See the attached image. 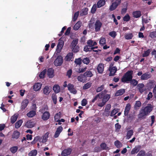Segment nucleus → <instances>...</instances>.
I'll use <instances>...</instances> for the list:
<instances>
[{
    "label": "nucleus",
    "instance_id": "c756f323",
    "mask_svg": "<svg viewBox=\"0 0 156 156\" xmlns=\"http://www.w3.org/2000/svg\"><path fill=\"white\" fill-rule=\"evenodd\" d=\"M133 17L137 18L140 16L141 15V13L140 11H136L133 12Z\"/></svg>",
    "mask_w": 156,
    "mask_h": 156
},
{
    "label": "nucleus",
    "instance_id": "c9c22d12",
    "mask_svg": "<svg viewBox=\"0 0 156 156\" xmlns=\"http://www.w3.org/2000/svg\"><path fill=\"white\" fill-rule=\"evenodd\" d=\"M141 103L140 101H136L134 105V108L135 109H138L141 106Z\"/></svg>",
    "mask_w": 156,
    "mask_h": 156
},
{
    "label": "nucleus",
    "instance_id": "6ab92c4d",
    "mask_svg": "<svg viewBox=\"0 0 156 156\" xmlns=\"http://www.w3.org/2000/svg\"><path fill=\"white\" fill-rule=\"evenodd\" d=\"M47 75L50 78H52L54 76V70L52 68H49L47 70Z\"/></svg>",
    "mask_w": 156,
    "mask_h": 156
},
{
    "label": "nucleus",
    "instance_id": "f704fd0d",
    "mask_svg": "<svg viewBox=\"0 0 156 156\" xmlns=\"http://www.w3.org/2000/svg\"><path fill=\"white\" fill-rule=\"evenodd\" d=\"M61 113L60 112H59L55 114V121L57 122L59 121V119L61 117Z\"/></svg>",
    "mask_w": 156,
    "mask_h": 156
},
{
    "label": "nucleus",
    "instance_id": "0e129e2a",
    "mask_svg": "<svg viewBox=\"0 0 156 156\" xmlns=\"http://www.w3.org/2000/svg\"><path fill=\"white\" fill-rule=\"evenodd\" d=\"M79 13L78 12H76L74 15L73 20L74 21H75L77 19V17L79 15Z\"/></svg>",
    "mask_w": 156,
    "mask_h": 156
},
{
    "label": "nucleus",
    "instance_id": "f3484780",
    "mask_svg": "<svg viewBox=\"0 0 156 156\" xmlns=\"http://www.w3.org/2000/svg\"><path fill=\"white\" fill-rule=\"evenodd\" d=\"M87 44L88 45H89V46L92 49H93L97 48V47H93V46L96 45L97 44V43L95 41H94L91 40H89L87 41Z\"/></svg>",
    "mask_w": 156,
    "mask_h": 156
},
{
    "label": "nucleus",
    "instance_id": "8fccbe9b",
    "mask_svg": "<svg viewBox=\"0 0 156 156\" xmlns=\"http://www.w3.org/2000/svg\"><path fill=\"white\" fill-rule=\"evenodd\" d=\"M101 147L103 149L108 150L109 149L108 147H107L105 143H103L101 144Z\"/></svg>",
    "mask_w": 156,
    "mask_h": 156
},
{
    "label": "nucleus",
    "instance_id": "e433bc0d",
    "mask_svg": "<svg viewBox=\"0 0 156 156\" xmlns=\"http://www.w3.org/2000/svg\"><path fill=\"white\" fill-rule=\"evenodd\" d=\"M133 131L132 130L129 131L127 133L126 138L128 139H129L133 135Z\"/></svg>",
    "mask_w": 156,
    "mask_h": 156
},
{
    "label": "nucleus",
    "instance_id": "774afa93",
    "mask_svg": "<svg viewBox=\"0 0 156 156\" xmlns=\"http://www.w3.org/2000/svg\"><path fill=\"white\" fill-rule=\"evenodd\" d=\"M84 76L83 75H81L78 76L77 77L78 80L80 82L83 81V77Z\"/></svg>",
    "mask_w": 156,
    "mask_h": 156
},
{
    "label": "nucleus",
    "instance_id": "4d7b16f0",
    "mask_svg": "<svg viewBox=\"0 0 156 156\" xmlns=\"http://www.w3.org/2000/svg\"><path fill=\"white\" fill-rule=\"evenodd\" d=\"M130 83L133 85L135 86L137 84L138 82L135 80L133 79L131 80Z\"/></svg>",
    "mask_w": 156,
    "mask_h": 156
},
{
    "label": "nucleus",
    "instance_id": "9b49d317",
    "mask_svg": "<svg viewBox=\"0 0 156 156\" xmlns=\"http://www.w3.org/2000/svg\"><path fill=\"white\" fill-rule=\"evenodd\" d=\"M151 76V73H145L142 74L140 77V79L142 80H147L150 78Z\"/></svg>",
    "mask_w": 156,
    "mask_h": 156
},
{
    "label": "nucleus",
    "instance_id": "c03bdc74",
    "mask_svg": "<svg viewBox=\"0 0 156 156\" xmlns=\"http://www.w3.org/2000/svg\"><path fill=\"white\" fill-rule=\"evenodd\" d=\"M18 150V147L17 146H14L11 147L10 151L11 152L14 153L16 152Z\"/></svg>",
    "mask_w": 156,
    "mask_h": 156
},
{
    "label": "nucleus",
    "instance_id": "4c0bfd02",
    "mask_svg": "<svg viewBox=\"0 0 156 156\" xmlns=\"http://www.w3.org/2000/svg\"><path fill=\"white\" fill-rule=\"evenodd\" d=\"M37 154V150H34L31 151L28 154L29 156H36Z\"/></svg>",
    "mask_w": 156,
    "mask_h": 156
},
{
    "label": "nucleus",
    "instance_id": "58836bf2",
    "mask_svg": "<svg viewBox=\"0 0 156 156\" xmlns=\"http://www.w3.org/2000/svg\"><path fill=\"white\" fill-rule=\"evenodd\" d=\"M125 37L126 39H130L133 37V35L131 33H127L125 34Z\"/></svg>",
    "mask_w": 156,
    "mask_h": 156
},
{
    "label": "nucleus",
    "instance_id": "052dcab7",
    "mask_svg": "<svg viewBox=\"0 0 156 156\" xmlns=\"http://www.w3.org/2000/svg\"><path fill=\"white\" fill-rule=\"evenodd\" d=\"M104 88V86L103 85H102L100 87H98L97 90H96V91L97 92H99L101 91L102 90H103Z\"/></svg>",
    "mask_w": 156,
    "mask_h": 156
},
{
    "label": "nucleus",
    "instance_id": "f03ea898",
    "mask_svg": "<svg viewBox=\"0 0 156 156\" xmlns=\"http://www.w3.org/2000/svg\"><path fill=\"white\" fill-rule=\"evenodd\" d=\"M153 107L150 104H148L147 106L143 108L140 112L138 116L139 118H142L145 116L148 115L152 110Z\"/></svg>",
    "mask_w": 156,
    "mask_h": 156
},
{
    "label": "nucleus",
    "instance_id": "680f3d73",
    "mask_svg": "<svg viewBox=\"0 0 156 156\" xmlns=\"http://www.w3.org/2000/svg\"><path fill=\"white\" fill-rule=\"evenodd\" d=\"M118 112V111L117 110L115 109H113L111 112V114H110V116H114L115 114H116Z\"/></svg>",
    "mask_w": 156,
    "mask_h": 156
},
{
    "label": "nucleus",
    "instance_id": "f8f14e48",
    "mask_svg": "<svg viewBox=\"0 0 156 156\" xmlns=\"http://www.w3.org/2000/svg\"><path fill=\"white\" fill-rule=\"evenodd\" d=\"M42 84L40 83H37L33 86V89L36 91L40 90Z\"/></svg>",
    "mask_w": 156,
    "mask_h": 156
},
{
    "label": "nucleus",
    "instance_id": "aec40b11",
    "mask_svg": "<svg viewBox=\"0 0 156 156\" xmlns=\"http://www.w3.org/2000/svg\"><path fill=\"white\" fill-rule=\"evenodd\" d=\"M73 59V54L70 52L69 53L65 58V60L66 61H72Z\"/></svg>",
    "mask_w": 156,
    "mask_h": 156
},
{
    "label": "nucleus",
    "instance_id": "0eeeda50",
    "mask_svg": "<svg viewBox=\"0 0 156 156\" xmlns=\"http://www.w3.org/2000/svg\"><path fill=\"white\" fill-rule=\"evenodd\" d=\"M68 90L70 93L74 94H75L77 93V90L74 87V86L73 84L69 83L67 86Z\"/></svg>",
    "mask_w": 156,
    "mask_h": 156
},
{
    "label": "nucleus",
    "instance_id": "864d4df0",
    "mask_svg": "<svg viewBox=\"0 0 156 156\" xmlns=\"http://www.w3.org/2000/svg\"><path fill=\"white\" fill-rule=\"evenodd\" d=\"M97 9V5L94 4L92 7L91 12L92 13H94L95 12Z\"/></svg>",
    "mask_w": 156,
    "mask_h": 156
},
{
    "label": "nucleus",
    "instance_id": "1a4fd4ad",
    "mask_svg": "<svg viewBox=\"0 0 156 156\" xmlns=\"http://www.w3.org/2000/svg\"><path fill=\"white\" fill-rule=\"evenodd\" d=\"M137 87L138 90L141 93H143L146 90L144 84L142 83L138 84Z\"/></svg>",
    "mask_w": 156,
    "mask_h": 156
},
{
    "label": "nucleus",
    "instance_id": "e2e57ef3",
    "mask_svg": "<svg viewBox=\"0 0 156 156\" xmlns=\"http://www.w3.org/2000/svg\"><path fill=\"white\" fill-rule=\"evenodd\" d=\"M75 62L77 65H80L81 63V60L80 58L76 59L75 61Z\"/></svg>",
    "mask_w": 156,
    "mask_h": 156
},
{
    "label": "nucleus",
    "instance_id": "bb28decb",
    "mask_svg": "<svg viewBox=\"0 0 156 156\" xmlns=\"http://www.w3.org/2000/svg\"><path fill=\"white\" fill-rule=\"evenodd\" d=\"M105 3V0H100L97 3V7L98 8L104 6Z\"/></svg>",
    "mask_w": 156,
    "mask_h": 156
},
{
    "label": "nucleus",
    "instance_id": "7c9ffc66",
    "mask_svg": "<svg viewBox=\"0 0 156 156\" xmlns=\"http://www.w3.org/2000/svg\"><path fill=\"white\" fill-rule=\"evenodd\" d=\"M36 112L34 111H31L28 113L27 115L29 117H32L36 115Z\"/></svg>",
    "mask_w": 156,
    "mask_h": 156
},
{
    "label": "nucleus",
    "instance_id": "37998d69",
    "mask_svg": "<svg viewBox=\"0 0 156 156\" xmlns=\"http://www.w3.org/2000/svg\"><path fill=\"white\" fill-rule=\"evenodd\" d=\"M47 72V70L44 69L43 71L39 75V77L41 78H43Z\"/></svg>",
    "mask_w": 156,
    "mask_h": 156
},
{
    "label": "nucleus",
    "instance_id": "09e8293b",
    "mask_svg": "<svg viewBox=\"0 0 156 156\" xmlns=\"http://www.w3.org/2000/svg\"><path fill=\"white\" fill-rule=\"evenodd\" d=\"M145 151L143 150H141L137 154L136 156H145Z\"/></svg>",
    "mask_w": 156,
    "mask_h": 156
},
{
    "label": "nucleus",
    "instance_id": "13d9d810",
    "mask_svg": "<svg viewBox=\"0 0 156 156\" xmlns=\"http://www.w3.org/2000/svg\"><path fill=\"white\" fill-rule=\"evenodd\" d=\"M87 100L85 99H83L81 101V105L82 106H85L87 104Z\"/></svg>",
    "mask_w": 156,
    "mask_h": 156
},
{
    "label": "nucleus",
    "instance_id": "393cba45",
    "mask_svg": "<svg viewBox=\"0 0 156 156\" xmlns=\"http://www.w3.org/2000/svg\"><path fill=\"white\" fill-rule=\"evenodd\" d=\"M48 133H46L40 140V142L42 143H45L47 140V138L48 137Z\"/></svg>",
    "mask_w": 156,
    "mask_h": 156
},
{
    "label": "nucleus",
    "instance_id": "5fc2aeb1",
    "mask_svg": "<svg viewBox=\"0 0 156 156\" xmlns=\"http://www.w3.org/2000/svg\"><path fill=\"white\" fill-rule=\"evenodd\" d=\"M130 19V17L129 16L128 14H126L123 17V20L125 21H128Z\"/></svg>",
    "mask_w": 156,
    "mask_h": 156
},
{
    "label": "nucleus",
    "instance_id": "a211bd4d",
    "mask_svg": "<svg viewBox=\"0 0 156 156\" xmlns=\"http://www.w3.org/2000/svg\"><path fill=\"white\" fill-rule=\"evenodd\" d=\"M72 151V149L70 148L65 149L62 151V154L64 156L69 155L70 154Z\"/></svg>",
    "mask_w": 156,
    "mask_h": 156
},
{
    "label": "nucleus",
    "instance_id": "20e7f679",
    "mask_svg": "<svg viewBox=\"0 0 156 156\" xmlns=\"http://www.w3.org/2000/svg\"><path fill=\"white\" fill-rule=\"evenodd\" d=\"M133 71H128L124 75L122 79V82L128 83L130 81L132 78Z\"/></svg>",
    "mask_w": 156,
    "mask_h": 156
},
{
    "label": "nucleus",
    "instance_id": "c85d7f7f",
    "mask_svg": "<svg viewBox=\"0 0 156 156\" xmlns=\"http://www.w3.org/2000/svg\"><path fill=\"white\" fill-rule=\"evenodd\" d=\"M53 90L55 93H58L60 91V87L58 85H55L53 87Z\"/></svg>",
    "mask_w": 156,
    "mask_h": 156
},
{
    "label": "nucleus",
    "instance_id": "f257e3e1",
    "mask_svg": "<svg viewBox=\"0 0 156 156\" xmlns=\"http://www.w3.org/2000/svg\"><path fill=\"white\" fill-rule=\"evenodd\" d=\"M110 98V95L107 94L104 96L103 92L97 94L92 100V102H94L96 100L98 101L97 105L99 107H102L105 105Z\"/></svg>",
    "mask_w": 156,
    "mask_h": 156
},
{
    "label": "nucleus",
    "instance_id": "603ef678",
    "mask_svg": "<svg viewBox=\"0 0 156 156\" xmlns=\"http://www.w3.org/2000/svg\"><path fill=\"white\" fill-rule=\"evenodd\" d=\"M77 41L76 40H73L71 44V46L72 48L77 46L76 44H77Z\"/></svg>",
    "mask_w": 156,
    "mask_h": 156
},
{
    "label": "nucleus",
    "instance_id": "49530a36",
    "mask_svg": "<svg viewBox=\"0 0 156 156\" xmlns=\"http://www.w3.org/2000/svg\"><path fill=\"white\" fill-rule=\"evenodd\" d=\"M91 83H88L84 85L83 87V89L84 90L90 88L91 86Z\"/></svg>",
    "mask_w": 156,
    "mask_h": 156
},
{
    "label": "nucleus",
    "instance_id": "dca6fc26",
    "mask_svg": "<svg viewBox=\"0 0 156 156\" xmlns=\"http://www.w3.org/2000/svg\"><path fill=\"white\" fill-rule=\"evenodd\" d=\"M97 69L98 73H102L104 70V64L102 63L99 64L97 67Z\"/></svg>",
    "mask_w": 156,
    "mask_h": 156
},
{
    "label": "nucleus",
    "instance_id": "412c9836",
    "mask_svg": "<svg viewBox=\"0 0 156 156\" xmlns=\"http://www.w3.org/2000/svg\"><path fill=\"white\" fill-rule=\"evenodd\" d=\"M50 114L48 112H45L43 114L42 116V119L44 120L48 119L50 117Z\"/></svg>",
    "mask_w": 156,
    "mask_h": 156
},
{
    "label": "nucleus",
    "instance_id": "a878e982",
    "mask_svg": "<svg viewBox=\"0 0 156 156\" xmlns=\"http://www.w3.org/2000/svg\"><path fill=\"white\" fill-rule=\"evenodd\" d=\"M131 105L130 104H128L126 105L125 108L124 115H128L130 109Z\"/></svg>",
    "mask_w": 156,
    "mask_h": 156
},
{
    "label": "nucleus",
    "instance_id": "bf43d9fd",
    "mask_svg": "<svg viewBox=\"0 0 156 156\" xmlns=\"http://www.w3.org/2000/svg\"><path fill=\"white\" fill-rule=\"evenodd\" d=\"M72 48V51L73 52H77L79 51V47L77 46L75 47H74Z\"/></svg>",
    "mask_w": 156,
    "mask_h": 156
},
{
    "label": "nucleus",
    "instance_id": "3c124183",
    "mask_svg": "<svg viewBox=\"0 0 156 156\" xmlns=\"http://www.w3.org/2000/svg\"><path fill=\"white\" fill-rule=\"evenodd\" d=\"M51 97L54 103L56 104L57 102V97L56 94H53Z\"/></svg>",
    "mask_w": 156,
    "mask_h": 156
},
{
    "label": "nucleus",
    "instance_id": "9d476101",
    "mask_svg": "<svg viewBox=\"0 0 156 156\" xmlns=\"http://www.w3.org/2000/svg\"><path fill=\"white\" fill-rule=\"evenodd\" d=\"M51 90V87L48 86H45L43 89V93L46 95H48Z\"/></svg>",
    "mask_w": 156,
    "mask_h": 156
},
{
    "label": "nucleus",
    "instance_id": "b1692460",
    "mask_svg": "<svg viewBox=\"0 0 156 156\" xmlns=\"http://www.w3.org/2000/svg\"><path fill=\"white\" fill-rule=\"evenodd\" d=\"M140 147L139 146H136L131 151V154H134L137 153L140 150Z\"/></svg>",
    "mask_w": 156,
    "mask_h": 156
},
{
    "label": "nucleus",
    "instance_id": "4468645a",
    "mask_svg": "<svg viewBox=\"0 0 156 156\" xmlns=\"http://www.w3.org/2000/svg\"><path fill=\"white\" fill-rule=\"evenodd\" d=\"M63 129L61 126H60L57 128L54 135L55 138H57L59 136L60 134L62 131Z\"/></svg>",
    "mask_w": 156,
    "mask_h": 156
},
{
    "label": "nucleus",
    "instance_id": "cd10ccee",
    "mask_svg": "<svg viewBox=\"0 0 156 156\" xmlns=\"http://www.w3.org/2000/svg\"><path fill=\"white\" fill-rule=\"evenodd\" d=\"M18 117V115L17 114H15L11 118V122L12 123H14L17 120Z\"/></svg>",
    "mask_w": 156,
    "mask_h": 156
},
{
    "label": "nucleus",
    "instance_id": "79ce46f5",
    "mask_svg": "<svg viewBox=\"0 0 156 156\" xmlns=\"http://www.w3.org/2000/svg\"><path fill=\"white\" fill-rule=\"evenodd\" d=\"M117 6V4H116L114 2H113L110 6L109 9L111 11L113 10L116 9Z\"/></svg>",
    "mask_w": 156,
    "mask_h": 156
},
{
    "label": "nucleus",
    "instance_id": "6e6552de",
    "mask_svg": "<svg viewBox=\"0 0 156 156\" xmlns=\"http://www.w3.org/2000/svg\"><path fill=\"white\" fill-rule=\"evenodd\" d=\"M35 124V122L31 120L27 121L25 124V126L29 128H31L34 127Z\"/></svg>",
    "mask_w": 156,
    "mask_h": 156
},
{
    "label": "nucleus",
    "instance_id": "72a5a7b5",
    "mask_svg": "<svg viewBox=\"0 0 156 156\" xmlns=\"http://www.w3.org/2000/svg\"><path fill=\"white\" fill-rule=\"evenodd\" d=\"M81 24V23L80 21H78L74 25L73 29L75 30H78L80 27Z\"/></svg>",
    "mask_w": 156,
    "mask_h": 156
},
{
    "label": "nucleus",
    "instance_id": "a18cd8bd",
    "mask_svg": "<svg viewBox=\"0 0 156 156\" xmlns=\"http://www.w3.org/2000/svg\"><path fill=\"white\" fill-rule=\"evenodd\" d=\"M92 74L90 71H88L85 72L84 76L87 77H91L92 76Z\"/></svg>",
    "mask_w": 156,
    "mask_h": 156
},
{
    "label": "nucleus",
    "instance_id": "a19ab883",
    "mask_svg": "<svg viewBox=\"0 0 156 156\" xmlns=\"http://www.w3.org/2000/svg\"><path fill=\"white\" fill-rule=\"evenodd\" d=\"M114 144L118 148H119L122 146V144L118 140L115 141V142Z\"/></svg>",
    "mask_w": 156,
    "mask_h": 156
},
{
    "label": "nucleus",
    "instance_id": "7ed1b4c3",
    "mask_svg": "<svg viewBox=\"0 0 156 156\" xmlns=\"http://www.w3.org/2000/svg\"><path fill=\"white\" fill-rule=\"evenodd\" d=\"M64 44V41L61 40V38L60 39L58 40V43L57 46V48L56 49V51L54 55L51 58V60L50 59L49 61V63L53 61V59H52V58L53 57L55 54L58 55V53H60L62 48Z\"/></svg>",
    "mask_w": 156,
    "mask_h": 156
},
{
    "label": "nucleus",
    "instance_id": "338daca9",
    "mask_svg": "<svg viewBox=\"0 0 156 156\" xmlns=\"http://www.w3.org/2000/svg\"><path fill=\"white\" fill-rule=\"evenodd\" d=\"M71 30V28L70 27H69L67 29L66 32L65 33V35H68L70 33Z\"/></svg>",
    "mask_w": 156,
    "mask_h": 156
},
{
    "label": "nucleus",
    "instance_id": "473e14b6",
    "mask_svg": "<svg viewBox=\"0 0 156 156\" xmlns=\"http://www.w3.org/2000/svg\"><path fill=\"white\" fill-rule=\"evenodd\" d=\"M88 10V9L87 8L83 9L80 11V15L83 16L86 15L87 13Z\"/></svg>",
    "mask_w": 156,
    "mask_h": 156
},
{
    "label": "nucleus",
    "instance_id": "2f4dec72",
    "mask_svg": "<svg viewBox=\"0 0 156 156\" xmlns=\"http://www.w3.org/2000/svg\"><path fill=\"white\" fill-rule=\"evenodd\" d=\"M23 122L22 119L20 120L17 121L15 123V127L16 129L19 128L22 125Z\"/></svg>",
    "mask_w": 156,
    "mask_h": 156
},
{
    "label": "nucleus",
    "instance_id": "5701e85b",
    "mask_svg": "<svg viewBox=\"0 0 156 156\" xmlns=\"http://www.w3.org/2000/svg\"><path fill=\"white\" fill-rule=\"evenodd\" d=\"M125 92V90L124 89H121L117 90L115 93V96H118L123 94Z\"/></svg>",
    "mask_w": 156,
    "mask_h": 156
},
{
    "label": "nucleus",
    "instance_id": "4be33fe9",
    "mask_svg": "<svg viewBox=\"0 0 156 156\" xmlns=\"http://www.w3.org/2000/svg\"><path fill=\"white\" fill-rule=\"evenodd\" d=\"M20 133L17 131H15L12 135V139H17L19 137Z\"/></svg>",
    "mask_w": 156,
    "mask_h": 156
},
{
    "label": "nucleus",
    "instance_id": "423d86ee",
    "mask_svg": "<svg viewBox=\"0 0 156 156\" xmlns=\"http://www.w3.org/2000/svg\"><path fill=\"white\" fill-rule=\"evenodd\" d=\"M113 64L111 63L110 65L109 70L110 71L109 74L110 76H113L114 75L117 71V68L116 66H112Z\"/></svg>",
    "mask_w": 156,
    "mask_h": 156
},
{
    "label": "nucleus",
    "instance_id": "ddd939ff",
    "mask_svg": "<svg viewBox=\"0 0 156 156\" xmlns=\"http://www.w3.org/2000/svg\"><path fill=\"white\" fill-rule=\"evenodd\" d=\"M29 103V101L27 99L23 100L21 103L20 108L22 110L24 109L27 107Z\"/></svg>",
    "mask_w": 156,
    "mask_h": 156
},
{
    "label": "nucleus",
    "instance_id": "2eb2a0df",
    "mask_svg": "<svg viewBox=\"0 0 156 156\" xmlns=\"http://www.w3.org/2000/svg\"><path fill=\"white\" fill-rule=\"evenodd\" d=\"M101 25L102 23L99 20H97L95 24V30L96 31H99Z\"/></svg>",
    "mask_w": 156,
    "mask_h": 156
},
{
    "label": "nucleus",
    "instance_id": "69168bd1",
    "mask_svg": "<svg viewBox=\"0 0 156 156\" xmlns=\"http://www.w3.org/2000/svg\"><path fill=\"white\" fill-rule=\"evenodd\" d=\"M109 34L112 37L114 38L116 36V33L115 32L113 31L110 32Z\"/></svg>",
    "mask_w": 156,
    "mask_h": 156
},
{
    "label": "nucleus",
    "instance_id": "de8ad7c7",
    "mask_svg": "<svg viewBox=\"0 0 156 156\" xmlns=\"http://www.w3.org/2000/svg\"><path fill=\"white\" fill-rule=\"evenodd\" d=\"M151 50L150 49H148L147 51H145L144 53L142 55L143 57H145L148 56Z\"/></svg>",
    "mask_w": 156,
    "mask_h": 156
},
{
    "label": "nucleus",
    "instance_id": "ea45409f",
    "mask_svg": "<svg viewBox=\"0 0 156 156\" xmlns=\"http://www.w3.org/2000/svg\"><path fill=\"white\" fill-rule=\"evenodd\" d=\"M106 40L105 39L104 37H101L99 41V43L101 45H103L105 44Z\"/></svg>",
    "mask_w": 156,
    "mask_h": 156
},
{
    "label": "nucleus",
    "instance_id": "39448f33",
    "mask_svg": "<svg viewBox=\"0 0 156 156\" xmlns=\"http://www.w3.org/2000/svg\"><path fill=\"white\" fill-rule=\"evenodd\" d=\"M63 61V58L60 55L58 56L56 59L55 60L54 63L55 66H61Z\"/></svg>",
    "mask_w": 156,
    "mask_h": 156
},
{
    "label": "nucleus",
    "instance_id": "6e6d98bb",
    "mask_svg": "<svg viewBox=\"0 0 156 156\" xmlns=\"http://www.w3.org/2000/svg\"><path fill=\"white\" fill-rule=\"evenodd\" d=\"M90 62L89 59V58H86L83 59V62L85 64H88Z\"/></svg>",
    "mask_w": 156,
    "mask_h": 156
}]
</instances>
